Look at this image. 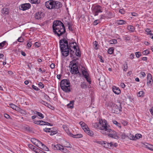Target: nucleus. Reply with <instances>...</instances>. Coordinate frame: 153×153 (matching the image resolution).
<instances>
[{"label":"nucleus","mask_w":153,"mask_h":153,"mask_svg":"<svg viewBox=\"0 0 153 153\" xmlns=\"http://www.w3.org/2000/svg\"><path fill=\"white\" fill-rule=\"evenodd\" d=\"M37 140L34 138H32L31 139V141L34 145L35 144L36 142L37 141Z\"/></svg>","instance_id":"c03bdc74"},{"label":"nucleus","mask_w":153,"mask_h":153,"mask_svg":"<svg viewBox=\"0 0 153 153\" xmlns=\"http://www.w3.org/2000/svg\"><path fill=\"white\" fill-rule=\"evenodd\" d=\"M149 51L147 50L143 51V54L144 55H147V54H149Z\"/></svg>","instance_id":"3c124183"},{"label":"nucleus","mask_w":153,"mask_h":153,"mask_svg":"<svg viewBox=\"0 0 153 153\" xmlns=\"http://www.w3.org/2000/svg\"><path fill=\"white\" fill-rule=\"evenodd\" d=\"M77 44L76 42H69V46L68 45L69 49H73L75 50V49L76 48Z\"/></svg>","instance_id":"4468645a"},{"label":"nucleus","mask_w":153,"mask_h":153,"mask_svg":"<svg viewBox=\"0 0 153 153\" xmlns=\"http://www.w3.org/2000/svg\"><path fill=\"white\" fill-rule=\"evenodd\" d=\"M62 127L65 131L68 130V128L66 125H63L62 126Z\"/></svg>","instance_id":"338daca9"},{"label":"nucleus","mask_w":153,"mask_h":153,"mask_svg":"<svg viewBox=\"0 0 153 153\" xmlns=\"http://www.w3.org/2000/svg\"><path fill=\"white\" fill-rule=\"evenodd\" d=\"M40 44H39V43L37 42L35 43L34 44V45L37 48L39 47L40 46Z\"/></svg>","instance_id":"e2e57ef3"},{"label":"nucleus","mask_w":153,"mask_h":153,"mask_svg":"<svg viewBox=\"0 0 153 153\" xmlns=\"http://www.w3.org/2000/svg\"><path fill=\"white\" fill-rule=\"evenodd\" d=\"M54 34L60 36L65 32V27L63 23L60 21H55L52 26Z\"/></svg>","instance_id":"f257e3e1"},{"label":"nucleus","mask_w":153,"mask_h":153,"mask_svg":"<svg viewBox=\"0 0 153 153\" xmlns=\"http://www.w3.org/2000/svg\"><path fill=\"white\" fill-rule=\"evenodd\" d=\"M51 132L50 134V135H53L54 134H56L58 132L57 131L56 129L55 130L53 128H52V130H51Z\"/></svg>","instance_id":"7c9ffc66"},{"label":"nucleus","mask_w":153,"mask_h":153,"mask_svg":"<svg viewBox=\"0 0 153 153\" xmlns=\"http://www.w3.org/2000/svg\"><path fill=\"white\" fill-rule=\"evenodd\" d=\"M10 107L14 110L16 111H19L20 108L18 106H16L15 105L11 104L10 105Z\"/></svg>","instance_id":"b1692460"},{"label":"nucleus","mask_w":153,"mask_h":153,"mask_svg":"<svg viewBox=\"0 0 153 153\" xmlns=\"http://www.w3.org/2000/svg\"><path fill=\"white\" fill-rule=\"evenodd\" d=\"M39 148H40L43 150L46 151H48L49 150V149L48 147L42 143V144L41 145Z\"/></svg>","instance_id":"aec40b11"},{"label":"nucleus","mask_w":153,"mask_h":153,"mask_svg":"<svg viewBox=\"0 0 153 153\" xmlns=\"http://www.w3.org/2000/svg\"><path fill=\"white\" fill-rule=\"evenodd\" d=\"M28 146L30 148L33 150L36 153V152L37 151V149H38L31 144H28Z\"/></svg>","instance_id":"5701e85b"},{"label":"nucleus","mask_w":153,"mask_h":153,"mask_svg":"<svg viewBox=\"0 0 153 153\" xmlns=\"http://www.w3.org/2000/svg\"><path fill=\"white\" fill-rule=\"evenodd\" d=\"M60 87L61 89L66 92L71 91V87L69 81L67 79H63L60 82Z\"/></svg>","instance_id":"39448f33"},{"label":"nucleus","mask_w":153,"mask_h":153,"mask_svg":"<svg viewBox=\"0 0 153 153\" xmlns=\"http://www.w3.org/2000/svg\"><path fill=\"white\" fill-rule=\"evenodd\" d=\"M112 122L113 124L115 125L120 128H121L120 124V123H118L117 121L115 120H113Z\"/></svg>","instance_id":"c85d7f7f"},{"label":"nucleus","mask_w":153,"mask_h":153,"mask_svg":"<svg viewBox=\"0 0 153 153\" xmlns=\"http://www.w3.org/2000/svg\"><path fill=\"white\" fill-rule=\"evenodd\" d=\"M38 85L39 87L41 88H43L44 87V85L42 82H39Z\"/></svg>","instance_id":"4d7b16f0"},{"label":"nucleus","mask_w":153,"mask_h":153,"mask_svg":"<svg viewBox=\"0 0 153 153\" xmlns=\"http://www.w3.org/2000/svg\"><path fill=\"white\" fill-rule=\"evenodd\" d=\"M5 117L7 119H8L10 118V116L7 114H4Z\"/></svg>","instance_id":"69168bd1"},{"label":"nucleus","mask_w":153,"mask_h":153,"mask_svg":"<svg viewBox=\"0 0 153 153\" xmlns=\"http://www.w3.org/2000/svg\"><path fill=\"white\" fill-rule=\"evenodd\" d=\"M127 29L133 32L135 29L134 27V26L129 25L127 26Z\"/></svg>","instance_id":"a878e982"},{"label":"nucleus","mask_w":153,"mask_h":153,"mask_svg":"<svg viewBox=\"0 0 153 153\" xmlns=\"http://www.w3.org/2000/svg\"><path fill=\"white\" fill-rule=\"evenodd\" d=\"M93 126L95 128L101 130V132L103 134L110 127L107 121L105 120L99 119L98 123H92Z\"/></svg>","instance_id":"f03ea898"},{"label":"nucleus","mask_w":153,"mask_h":153,"mask_svg":"<svg viewBox=\"0 0 153 153\" xmlns=\"http://www.w3.org/2000/svg\"><path fill=\"white\" fill-rule=\"evenodd\" d=\"M79 124L81 125V127L85 132L88 135L92 136L94 135V133L92 131H90L87 125L82 121L79 122Z\"/></svg>","instance_id":"0eeeda50"},{"label":"nucleus","mask_w":153,"mask_h":153,"mask_svg":"<svg viewBox=\"0 0 153 153\" xmlns=\"http://www.w3.org/2000/svg\"><path fill=\"white\" fill-rule=\"evenodd\" d=\"M30 4L29 3L24 4L21 5L19 8L21 10H25L30 8Z\"/></svg>","instance_id":"f8f14e48"},{"label":"nucleus","mask_w":153,"mask_h":153,"mask_svg":"<svg viewBox=\"0 0 153 153\" xmlns=\"http://www.w3.org/2000/svg\"><path fill=\"white\" fill-rule=\"evenodd\" d=\"M123 70L125 71H126L128 69V66L127 64V63L126 62L125 64H124L123 65Z\"/></svg>","instance_id":"473e14b6"},{"label":"nucleus","mask_w":153,"mask_h":153,"mask_svg":"<svg viewBox=\"0 0 153 153\" xmlns=\"http://www.w3.org/2000/svg\"><path fill=\"white\" fill-rule=\"evenodd\" d=\"M151 80H152V76L150 74H149L147 76V84L148 85L151 84Z\"/></svg>","instance_id":"dca6fc26"},{"label":"nucleus","mask_w":153,"mask_h":153,"mask_svg":"<svg viewBox=\"0 0 153 153\" xmlns=\"http://www.w3.org/2000/svg\"><path fill=\"white\" fill-rule=\"evenodd\" d=\"M113 92L116 94H119L121 92L119 88L116 86L113 87Z\"/></svg>","instance_id":"f3484780"},{"label":"nucleus","mask_w":153,"mask_h":153,"mask_svg":"<svg viewBox=\"0 0 153 153\" xmlns=\"http://www.w3.org/2000/svg\"><path fill=\"white\" fill-rule=\"evenodd\" d=\"M17 41L18 42H22L24 41V39L22 37H21L18 39Z\"/></svg>","instance_id":"09e8293b"},{"label":"nucleus","mask_w":153,"mask_h":153,"mask_svg":"<svg viewBox=\"0 0 153 153\" xmlns=\"http://www.w3.org/2000/svg\"><path fill=\"white\" fill-rule=\"evenodd\" d=\"M34 123L35 124L40 125V120L34 121Z\"/></svg>","instance_id":"0e129e2a"},{"label":"nucleus","mask_w":153,"mask_h":153,"mask_svg":"<svg viewBox=\"0 0 153 153\" xmlns=\"http://www.w3.org/2000/svg\"><path fill=\"white\" fill-rule=\"evenodd\" d=\"M100 22L101 21L100 20V19H97L94 22L93 25H96L100 23Z\"/></svg>","instance_id":"e433bc0d"},{"label":"nucleus","mask_w":153,"mask_h":153,"mask_svg":"<svg viewBox=\"0 0 153 153\" xmlns=\"http://www.w3.org/2000/svg\"><path fill=\"white\" fill-rule=\"evenodd\" d=\"M110 42V43L111 44H113L114 43H117V41L116 39H113L111 40Z\"/></svg>","instance_id":"6e6d98bb"},{"label":"nucleus","mask_w":153,"mask_h":153,"mask_svg":"<svg viewBox=\"0 0 153 153\" xmlns=\"http://www.w3.org/2000/svg\"><path fill=\"white\" fill-rule=\"evenodd\" d=\"M97 41H95L93 42L94 45V48L96 49H97L98 48L97 45L98 44H97Z\"/></svg>","instance_id":"79ce46f5"},{"label":"nucleus","mask_w":153,"mask_h":153,"mask_svg":"<svg viewBox=\"0 0 153 153\" xmlns=\"http://www.w3.org/2000/svg\"><path fill=\"white\" fill-rule=\"evenodd\" d=\"M41 144H42V143L38 140L34 145L39 148Z\"/></svg>","instance_id":"c9c22d12"},{"label":"nucleus","mask_w":153,"mask_h":153,"mask_svg":"<svg viewBox=\"0 0 153 153\" xmlns=\"http://www.w3.org/2000/svg\"><path fill=\"white\" fill-rule=\"evenodd\" d=\"M145 31L147 33L148 35L151 33V30L149 28H146V29Z\"/></svg>","instance_id":"49530a36"},{"label":"nucleus","mask_w":153,"mask_h":153,"mask_svg":"<svg viewBox=\"0 0 153 153\" xmlns=\"http://www.w3.org/2000/svg\"><path fill=\"white\" fill-rule=\"evenodd\" d=\"M136 56L137 58H139L141 56L140 53L139 52H137L135 53Z\"/></svg>","instance_id":"a18cd8bd"},{"label":"nucleus","mask_w":153,"mask_h":153,"mask_svg":"<svg viewBox=\"0 0 153 153\" xmlns=\"http://www.w3.org/2000/svg\"><path fill=\"white\" fill-rule=\"evenodd\" d=\"M60 48L62 55L67 56L69 54L68 42L65 38L59 41Z\"/></svg>","instance_id":"7ed1b4c3"},{"label":"nucleus","mask_w":153,"mask_h":153,"mask_svg":"<svg viewBox=\"0 0 153 153\" xmlns=\"http://www.w3.org/2000/svg\"><path fill=\"white\" fill-rule=\"evenodd\" d=\"M142 137V135L140 134H136L135 135V137L132 136V139L133 140H135L137 139H139Z\"/></svg>","instance_id":"412c9836"},{"label":"nucleus","mask_w":153,"mask_h":153,"mask_svg":"<svg viewBox=\"0 0 153 153\" xmlns=\"http://www.w3.org/2000/svg\"><path fill=\"white\" fill-rule=\"evenodd\" d=\"M40 102L42 103V104L44 105H45L46 106H47V104L48 103L47 102L45 101L42 100Z\"/></svg>","instance_id":"bf43d9fd"},{"label":"nucleus","mask_w":153,"mask_h":153,"mask_svg":"<svg viewBox=\"0 0 153 153\" xmlns=\"http://www.w3.org/2000/svg\"><path fill=\"white\" fill-rule=\"evenodd\" d=\"M36 114L41 117V119L43 118L44 117L43 115L40 112L36 111Z\"/></svg>","instance_id":"f704fd0d"},{"label":"nucleus","mask_w":153,"mask_h":153,"mask_svg":"<svg viewBox=\"0 0 153 153\" xmlns=\"http://www.w3.org/2000/svg\"><path fill=\"white\" fill-rule=\"evenodd\" d=\"M69 53H70L71 57H72L74 56V50L73 49H69Z\"/></svg>","instance_id":"c756f323"},{"label":"nucleus","mask_w":153,"mask_h":153,"mask_svg":"<svg viewBox=\"0 0 153 153\" xmlns=\"http://www.w3.org/2000/svg\"><path fill=\"white\" fill-rule=\"evenodd\" d=\"M9 9L7 8H3L1 10V13L4 15L7 14L8 13Z\"/></svg>","instance_id":"393cba45"},{"label":"nucleus","mask_w":153,"mask_h":153,"mask_svg":"<svg viewBox=\"0 0 153 153\" xmlns=\"http://www.w3.org/2000/svg\"><path fill=\"white\" fill-rule=\"evenodd\" d=\"M69 66L71 67L70 71L71 73L74 74H78L79 75H80V74L79 72L77 65L76 63H74L72 65H70Z\"/></svg>","instance_id":"1a4fd4ad"},{"label":"nucleus","mask_w":153,"mask_h":153,"mask_svg":"<svg viewBox=\"0 0 153 153\" xmlns=\"http://www.w3.org/2000/svg\"><path fill=\"white\" fill-rule=\"evenodd\" d=\"M44 14L41 11L38 12L35 14V19L37 20H39L41 18L43 17H44Z\"/></svg>","instance_id":"ddd939ff"},{"label":"nucleus","mask_w":153,"mask_h":153,"mask_svg":"<svg viewBox=\"0 0 153 153\" xmlns=\"http://www.w3.org/2000/svg\"><path fill=\"white\" fill-rule=\"evenodd\" d=\"M74 102V101H70V103L67 105L68 107L71 108H73Z\"/></svg>","instance_id":"bb28decb"},{"label":"nucleus","mask_w":153,"mask_h":153,"mask_svg":"<svg viewBox=\"0 0 153 153\" xmlns=\"http://www.w3.org/2000/svg\"><path fill=\"white\" fill-rule=\"evenodd\" d=\"M46 7L48 9H59L62 6L61 2L58 1L49 0L45 2Z\"/></svg>","instance_id":"20e7f679"},{"label":"nucleus","mask_w":153,"mask_h":153,"mask_svg":"<svg viewBox=\"0 0 153 153\" xmlns=\"http://www.w3.org/2000/svg\"><path fill=\"white\" fill-rule=\"evenodd\" d=\"M144 145L145 147L153 151V146L147 143H144Z\"/></svg>","instance_id":"6ab92c4d"},{"label":"nucleus","mask_w":153,"mask_h":153,"mask_svg":"<svg viewBox=\"0 0 153 153\" xmlns=\"http://www.w3.org/2000/svg\"><path fill=\"white\" fill-rule=\"evenodd\" d=\"M103 134L107 135L109 137L116 138L117 137V134L115 131L111 129L110 126L104 132Z\"/></svg>","instance_id":"6e6552de"},{"label":"nucleus","mask_w":153,"mask_h":153,"mask_svg":"<svg viewBox=\"0 0 153 153\" xmlns=\"http://www.w3.org/2000/svg\"><path fill=\"white\" fill-rule=\"evenodd\" d=\"M32 45V43L30 42H27V47L29 48H30Z\"/></svg>","instance_id":"603ef678"},{"label":"nucleus","mask_w":153,"mask_h":153,"mask_svg":"<svg viewBox=\"0 0 153 153\" xmlns=\"http://www.w3.org/2000/svg\"><path fill=\"white\" fill-rule=\"evenodd\" d=\"M114 50V48L113 47L110 48L108 50V53L110 54H112L113 53Z\"/></svg>","instance_id":"cd10ccee"},{"label":"nucleus","mask_w":153,"mask_h":153,"mask_svg":"<svg viewBox=\"0 0 153 153\" xmlns=\"http://www.w3.org/2000/svg\"><path fill=\"white\" fill-rule=\"evenodd\" d=\"M80 86L81 88H87V86L85 82H84L81 83Z\"/></svg>","instance_id":"72a5a7b5"},{"label":"nucleus","mask_w":153,"mask_h":153,"mask_svg":"<svg viewBox=\"0 0 153 153\" xmlns=\"http://www.w3.org/2000/svg\"><path fill=\"white\" fill-rule=\"evenodd\" d=\"M75 51H76V56H80V53L79 50V48H76V49H75Z\"/></svg>","instance_id":"2f4dec72"},{"label":"nucleus","mask_w":153,"mask_h":153,"mask_svg":"<svg viewBox=\"0 0 153 153\" xmlns=\"http://www.w3.org/2000/svg\"><path fill=\"white\" fill-rule=\"evenodd\" d=\"M82 72L83 75L85 77L88 76V74L86 71H82Z\"/></svg>","instance_id":"ea45409f"},{"label":"nucleus","mask_w":153,"mask_h":153,"mask_svg":"<svg viewBox=\"0 0 153 153\" xmlns=\"http://www.w3.org/2000/svg\"><path fill=\"white\" fill-rule=\"evenodd\" d=\"M52 128H45L44 129L45 131L46 132H51Z\"/></svg>","instance_id":"a19ab883"},{"label":"nucleus","mask_w":153,"mask_h":153,"mask_svg":"<svg viewBox=\"0 0 153 153\" xmlns=\"http://www.w3.org/2000/svg\"><path fill=\"white\" fill-rule=\"evenodd\" d=\"M109 105L112 108V111L114 113L117 114L121 111V105L119 102L117 104H115L111 102L109 103Z\"/></svg>","instance_id":"423d86ee"},{"label":"nucleus","mask_w":153,"mask_h":153,"mask_svg":"<svg viewBox=\"0 0 153 153\" xmlns=\"http://www.w3.org/2000/svg\"><path fill=\"white\" fill-rule=\"evenodd\" d=\"M92 13L95 16L98 15L99 13L102 12V7L99 5H97L92 8Z\"/></svg>","instance_id":"9d476101"},{"label":"nucleus","mask_w":153,"mask_h":153,"mask_svg":"<svg viewBox=\"0 0 153 153\" xmlns=\"http://www.w3.org/2000/svg\"><path fill=\"white\" fill-rule=\"evenodd\" d=\"M103 146L105 148L110 149L113 146V144L112 142L108 143L104 141Z\"/></svg>","instance_id":"2eb2a0df"},{"label":"nucleus","mask_w":153,"mask_h":153,"mask_svg":"<svg viewBox=\"0 0 153 153\" xmlns=\"http://www.w3.org/2000/svg\"><path fill=\"white\" fill-rule=\"evenodd\" d=\"M116 23L118 25H123L126 23V22L123 20H118L116 21Z\"/></svg>","instance_id":"4be33fe9"},{"label":"nucleus","mask_w":153,"mask_h":153,"mask_svg":"<svg viewBox=\"0 0 153 153\" xmlns=\"http://www.w3.org/2000/svg\"><path fill=\"white\" fill-rule=\"evenodd\" d=\"M51 147L54 150H59L64 152H65V151L67 150L66 149L63 148L62 146L59 144L56 145L52 144Z\"/></svg>","instance_id":"9b49d317"},{"label":"nucleus","mask_w":153,"mask_h":153,"mask_svg":"<svg viewBox=\"0 0 153 153\" xmlns=\"http://www.w3.org/2000/svg\"><path fill=\"white\" fill-rule=\"evenodd\" d=\"M45 122L42 121L40 120V125H45Z\"/></svg>","instance_id":"13d9d810"},{"label":"nucleus","mask_w":153,"mask_h":153,"mask_svg":"<svg viewBox=\"0 0 153 153\" xmlns=\"http://www.w3.org/2000/svg\"><path fill=\"white\" fill-rule=\"evenodd\" d=\"M66 144L64 146L65 147L68 148H72V146L68 142H66Z\"/></svg>","instance_id":"58836bf2"},{"label":"nucleus","mask_w":153,"mask_h":153,"mask_svg":"<svg viewBox=\"0 0 153 153\" xmlns=\"http://www.w3.org/2000/svg\"><path fill=\"white\" fill-rule=\"evenodd\" d=\"M32 87L33 89L36 91H37L38 90V88L34 85H32Z\"/></svg>","instance_id":"680f3d73"},{"label":"nucleus","mask_w":153,"mask_h":153,"mask_svg":"<svg viewBox=\"0 0 153 153\" xmlns=\"http://www.w3.org/2000/svg\"><path fill=\"white\" fill-rule=\"evenodd\" d=\"M5 43L6 42L5 41H4L0 43V49H1L4 45Z\"/></svg>","instance_id":"8fccbe9b"},{"label":"nucleus","mask_w":153,"mask_h":153,"mask_svg":"<svg viewBox=\"0 0 153 153\" xmlns=\"http://www.w3.org/2000/svg\"><path fill=\"white\" fill-rule=\"evenodd\" d=\"M134 54H133V53H131L130 55V58L131 59H133L134 58Z\"/></svg>","instance_id":"774afa93"},{"label":"nucleus","mask_w":153,"mask_h":153,"mask_svg":"<svg viewBox=\"0 0 153 153\" xmlns=\"http://www.w3.org/2000/svg\"><path fill=\"white\" fill-rule=\"evenodd\" d=\"M69 134L70 135L71 137H73L74 138H81L82 137V135L81 134H71V133H70Z\"/></svg>","instance_id":"a211bd4d"},{"label":"nucleus","mask_w":153,"mask_h":153,"mask_svg":"<svg viewBox=\"0 0 153 153\" xmlns=\"http://www.w3.org/2000/svg\"><path fill=\"white\" fill-rule=\"evenodd\" d=\"M68 29L69 30L73 31V30L72 29L71 24L68 23Z\"/></svg>","instance_id":"37998d69"},{"label":"nucleus","mask_w":153,"mask_h":153,"mask_svg":"<svg viewBox=\"0 0 153 153\" xmlns=\"http://www.w3.org/2000/svg\"><path fill=\"white\" fill-rule=\"evenodd\" d=\"M104 141H97L96 142V143L98 144H101L103 146Z\"/></svg>","instance_id":"052dcab7"},{"label":"nucleus","mask_w":153,"mask_h":153,"mask_svg":"<svg viewBox=\"0 0 153 153\" xmlns=\"http://www.w3.org/2000/svg\"><path fill=\"white\" fill-rule=\"evenodd\" d=\"M85 78L87 81L88 82L89 84H90L91 83V81L90 80V79L88 77V76H87L85 77Z\"/></svg>","instance_id":"864d4df0"},{"label":"nucleus","mask_w":153,"mask_h":153,"mask_svg":"<svg viewBox=\"0 0 153 153\" xmlns=\"http://www.w3.org/2000/svg\"><path fill=\"white\" fill-rule=\"evenodd\" d=\"M36 153H47L42 151L40 150L39 149H37V151L36 152Z\"/></svg>","instance_id":"5fc2aeb1"},{"label":"nucleus","mask_w":153,"mask_h":153,"mask_svg":"<svg viewBox=\"0 0 153 153\" xmlns=\"http://www.w3.org/2000/svg\"><path fill=\"white\" fill-rule=\"evenodd\" d=\"M32 3L39 4L40 2V0H31Z\"/></svg>","instance_id":"4c0bfd02"},{"label":"nucleus","mask_w":153,"mask_h":153,"mask_svg":"<svg viewBox=\"0 0 153 153\" xmlns=\"http://www.w3.org/2000/svg\"><path fill=\"white\" fill-rule=\"evenodd\" d=\"M144 94V92L143 91H140L137 94V96L138 97H140Z\"/></svg>","instance_id":"de8ad7c7"}]
</instances>
